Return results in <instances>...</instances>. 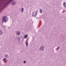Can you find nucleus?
Instances as JSON below:
<instances>
[{"instance_id":"obj_1","label":"nucleus","mask_w":66,"mask_h":66,"mask_svg":"<svg viewBox=\"0 0 66 66\" xmlns=\"http://www.w3.org/2000/svg\"><path fill=\"white\" fill-rule=\"evenodd\" d=\"M8 18L7 17H4L3 18V19L2 20L3 22H6V21H8Z\"/></svg>"},{"instance_id":"obj_2","label":"nucleus","mask_w":66,"mask_h":66,"mask_svg":"<svg viewBox=\"0 0 66 66\" xmlns=\"http://www.w3.org/2000/svg\"><path fill=\"white\" fill-rule=\"evenodd\" d=\"M44 49V47L42 46L39 49V50H41V51H43Z\"/></svg>"},{"instance_id":"obj_3","label":"nucleus","mask_w":66,"mask_h":66,"mask_svg":"<svg viewBox=\"0 0 66 66\" xmlns=\"http://www.w3.org/2000/svg\"><path fill=\"white\" fill-rule=\"evenodd\" d=\"M36 16V13H34L32 14V16L33 17H35Z\"/></svg>"},{"instance_id":"obj_4","label":"nucleus","mask_w":66,"mask_h":66,"mask_svg":"<svg viewBox=\"0 0 66 66\" xmlns=\"http://www.w3.org/2000/svg\"><path fill=\"white\" fill-rule=\"evenodd\" d=\"M16 34L18 35H19L20 34V32L19 31H17Z\"/></svg>"},{"instance_id":"obj_5","label":"nucleus","mask_w":66,"mask_h":66,"mask_svg":"<svg viewBox=\"0 0 66 66\" xmlns=\"http://www.w3.org/2000/svg\"><path fill=\"white\" fill-rule=\"evenodd\" d=\"M63 5L64 7H66V2H64L63 4Z\"/></svg>"},{"instance_id":"obj_6","label":"nucleus","mask_w":66,"mask_h":66,"mask_svg":"<svg viewBox=\"0 0 66 66\" xmlns=\"http://www.w3.org/2000/svg\"><path fill=\"white\" fill-rule=\"evenodd\" d=\"M28 35H25L24 36V38H27L28 37Z\"/></svg>"},{"instance_id":"obj_7","label":"nucleus","mask_w":66,"mask_h":66,"mask_svg":"<svg viewBox=\"0 0 66 66\" xmlns=\"http://www.w3.org/2000/svg\"><path fill=\"white\" fill-rule=\"evenodd\" d=\"M21 11L22 13L23 12V8H22V9H21Z\"/></svg>"},{"instance_id":"obj_8","label":"nucleus","mask_w":66,"mask_h":66,"mask_svg":"<svg viewBox=\"0 0 66 66\" xmlns=\"http://www.w3.org/2000/svg\"><path fill=\"white\" fill-rule=\"evenodd\" d=\"M26 46L27 47V46L28 45V42H26Z\"/></svg>"},{"instance_id":"obj_9","label":"nucleus","mask_w":66,"mask_h":66,"mask_svg":"<svg viewBox=\"0 0 66 66\" xmlns=\"http://www.w3.org/2000/svg\"><path fill=\"white\" fill-rule=\"evenodd\" d=\"M40 13H42V9H40Z\"/></svg>"},{"instance_id":"obj_10","label":"nucleus","mask_w":66,"mask_h":66,"mask_svg":"<svg viewBox=\"0 0 66 66\" xmlns=\"http://www.w3.org/2000/svg\"><path fill=\"white\" fill-rule=\"evenodd\" d=\"M5 60H6V58H5V59H3V61H5Z\"/></svg>"},{"instance_id":"obj_11","label":"nucleus","mask_w":66,"mask_h":66,"mask_svg":"<svg viewBox=\"0 0 66 66\" xmlns=\"http://www.w3.org/2000/svg\"><path fill=\"white\" fill-rule=\"evenodd\" d=\"M5 56V57H7V55H6Z\"/></svg>"},{"instance_id":"obj_12","label":"nucleus","mask_w":66,"mask_h":66,"mask_svg":"<svg viewBox=\"0 0 66 66\" xmlns=\"http://www.w3.org/2000/svg\"><path fill=\"white\" fill-rule=\"evenodd\" d=\"M23 63H26V61H24V62H23Z\"/></svg>"},{"instance_id":"obj_13","label":"nucleus","mask_w":66,"mask_h":66,"mask_svg":"<svg viewBox=\"0 0 66 66\" xmlns=\"http://www.w3.org/2000/svg\"><path fill=\"white\" fill-rule=\"evenodd\" d=\"M15 3L13 2L12 3V5H14V3Z\"/></svg>"},{"instance_id":"obj_14","label":"nucleus","mask_w":66,"mask_h":66,"mask_svg":"<svg viewBox=\"0 0 66 66\" xmlns=\"http://www.w3.org/2000/svg\"><path fill=\"white\" fill-rule=\"evenodd\" d=\"M59 47H57V49H59Z\"/></svg>"},{"instance_id":"obj_15","label":"nucleus","mask_w":66,"mask_h":66,"mask_svg":"<svg viewBox=\"0 0 66 66\" xmlns=\"http://www.w3.org/2000/svg\"><path fill=\"white\" fill-rule=\"evenodd\" d=\"M11 0V1H13V0Z\"/></svg>"}]
</instances>
